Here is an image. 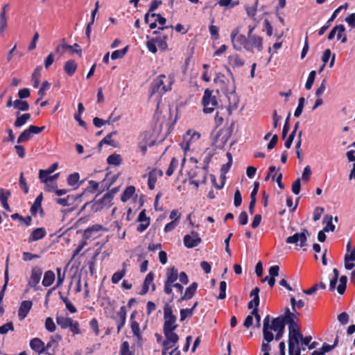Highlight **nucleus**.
I'll return each instance as SVG.
<instances>
[{"instance_id": "obj_44", "label": "nucleus", "mask_w": 355, "mask_h": 355, "mask_svg": "<svg viewBox=\"0 0 355 355\" xmlns=\"http://www.w3.org/2000/svg\"><path fill=\"white\" fill-rule=\"evenodd\" d=\"M340 284L337 287V291L340 295H343L346 291L347 277L345 275H343L340 277Z\"/></svg>"}, {"instance_id": "obj_49", "label": "nucleus", "mask_w": 355, "mask_h": 355, "mask_svg": "<svg viewBox=\"0 0 355 355\" xmlns=\"http://www.w3.org/2000/svg\"><path fill=\"white\" fill-rule=\"evenodd\" d=\"M80 179V175L77 172L70 174L67 178V184L69 186H75Z\"/></svg>"}, {"instance_id": "obj_41", "label": "nucleus", "mask_w": 355, "mask_h": 355, "mask_svg": "<svg viewBox=\"0 0 355 355\" xmlns=\"http://www.w3.org/2000/svg\"><path fill=\"white\" fill-rule=\"evenodd\" d=\"M29 104L26 101L17 99L15 101V109L21 112H25L29 110Z\"/></svg>"}, {"instance_id": "obj_24", "label": "nucleus", "mask_w": 355, "mask_h": 355, "mask_svg": "<svg viewBox=\"0 0 355 355\" xmlns=\"http://www.w3.org/2000/svg\"><path fill=\"white\" fill-rule=\"evenodd\" d=\"M155 275L153 272H150L146 277L141 290L139 292L141 295H146L149 291V286L153 284Z\"/></svg>"}, {"instance_id": "obj_9", "label": "nucleus", "mask_w": 355, "mask_h": 355, "mask_svg": "<svg viewBox=\"0 0 355 355\" xmlns=\"http://www.w3.org/2000/svg\"><path fill=\"white\" fill-rule=\"evenodd\" d=\"M248 38L241 34H239V30L237 28L233 30L231 33V40L234 49L236 50H241L244 48L245 44H247Z\"/></svg>"}, {"instance_id": "obj_46", "label": "nucleus", "mask_w": 355, "mask_h": 355, "mask_svg": "<svg viewBox=\"0 0 355 355\" xmlns=\"http://www.w3.org/2000/svg\"><path fill=\"white\" fill-rule=\"evenodd\" d=\"M118 176L114 175L112 177V179L108 181L107 178H105L102 182H101V187L102 189L99 191V193H102L104 190L108 189L116 180Z\"/></svg>"}, {"instance_id": "obj_45", "label": "nucleus", "mask_w": 355, "mask_h": 355, "mask_svg": "<svg viewBox=\"0 0 355 355\" xmlns=\"http://www.w3.org/2000/svg\"><path fill=\"white\" fill-rule=\"evenodd\" d=\"M281 317L284 320V326H286V324H288V325H289L288 329L297 327V324L295 322V320L297 319V317L295 315H290V316H281Z\"/></svg>"}, {"instance_id": "obj_47", "label": "nucleus", "mask_w": 355, "mask_h": 355, "mask_svg": "<svg viewBox=\"0 0 355 355\" xmlns=\"http://www.w3.org/2000/svg\"><path fill=\"white\" fill-rule=\"evenodd\" d=\"M178 160L175 157H173L171 160L170 164L166 171L167 176H171L174 173L175 170L178 166Z\"/></svg>"}, {"instance_id": "obj_4", "label": "nucleus", "mask_w": 355, "mask_h": 355, "mask_svg": "<svg viewBox=\"0 0 355 355\" xmlns=\"http://www.w3.org/2000/svg\"><path fill=\"white\" fill-rule=\"evenodd\" d=\"M202 104L203 105V111L206 114L212 113L218 106V101L216 96L212 94V91L206 89L202 99Z\"/></svg>"}, {"instance_id": "obj_39", "label": "nucleus", "mask_w": 355, "mask_h": 355, "mask_svg": "<svg viewBox=\"0 0 355 355\" xmlns=\"http://www.w3.org/2000/svg\"><path fill=\"white\" fill-rule=\"evenodd\" d=\"M12 220H19L21 223L26 225V226H29L32 222V218L30 216H27L26 217H23L18 213L13 214L10 216Z\"/></svg>"}, {"instance_id": "obj_36", "label": "nucleus", "mask_w": 355, "mask_h": 355, "mask_svg": "<svg viewBox=\"0 0 355 355\" xmlns=\"http://www.w3.org/2000/svg\"><path fill=\"white\" fill-rule=\"evenodd\" d=\"M135 192V187L134 186H129L123 191L121 196L122 202H126L130 199Z\"/></svg>"}, {"instance_id": "obj_3", "label": "nucleus", "mask_w": 355, "mask_h": 355, "mask_svg": "<svg viewBox=\"0 0 355 355\" xmlns=\"http://www.w3.org/2000/svg\"><path fill=\"white\" fill-rule=\"evenodd\" d=\"M209 164L204 163L202 168L196 166L189 171L188 178L191 184L198 188L200 184H206Z\"/></svg>"}, {"instance_id": "obj_21", "label": "nucleus", "mask_w": 355, "mask_h": 355, "mask_svg": "<svg viewBox=\"0 0 355 355\" xmlns=\"http://www.w3.org/2000/svg\"><path fill=\"white\" fill-rule=\"evenodd\" d=\"M46 234L44 227H37L31 232L28 237V242L31 243L43 239Z\"/></svg>"}, {"instance_id": "obj_57", "label": "nucleus", "mask_w": 355, "mask_h": 355, "mask_svg": "<svg viewBox=\"0 0 355 355\" xmlns=\"http://www.w3.org/2000/svg\"><path fill=\"white\" fill-rule=\"evenodd\" d=\"M45 328L49 332H53L55 331L56 326L51 317H48L46 318Z\"/></svg>"}, {"instance_id": "obj_25", "label": "nucleus", "mask_w": 355, "mask_h": 355, "mask_svg": "<svg viewBox=\"0 0 355 355\" xmlns=\"http://www.w3.org/2000/svg\"><path fill=\"white\" fill-rule=\"evenodd\" d=\"M198 283L193 282L188 288H186L184 294L180 297V300H189L191 299L197 290Z\"/></svg>"}, {"instance_id": "obj_62", "label": "nucleus", "mask_w": 355, "mask_h": 355, "mask_svg": "<svg viewBox=\"0 0 355 355\" xmlns=\"http://www.w3.org/2000/svg\"><path fill=\"white\" fill-rule=\"evenodd\" d=\"M157 178L153 173H148V187L149 189L153 190L155 187V183L157 182Z\"/></svg>"}, {"instance_id": "obj_43", "label": "nucleus", "mask_w": 355, "mask_h": 355, "mask_svg": "<svg viewBox=\"0 0 355 355\" xmlns=\"http://www.w3.org/2000/svg\"><path fill=\"white\" fill-rule=\"evenodd\" d=\"M259 3V0H255L254 3L252 6H245V10L247 12V15L250 18H254L257 14V6Z\"/></svg>"}, {"instance_id": "obj_6", "label": "nucleus", "mask_w": 355, "mask_h": 355, "mask_svg": "<svg viewBox=\"0 0 355 355\" xmlns=\"http://www.w3.org/2000/svg\"><path fill=\"white\" fill-rule=\"evenodd\" d=\"M164 325L163 329H176V316L173 313V308L168 304L166 303L164 306Z\"/></svg>"}, {"instance_id": "obj_18", "label": "nucleus", "mask_w": 355, "mask_h": 355, "mask_svg": "<svg viewBox=\"0 0 355 355\" xmlns=\"http://www.w3.org/2000/svg\"><path fill=\"white\" fill-rule=\"evenodd\" d=\"M103 226L99 224L94 225L87 228L83 233V238L84 240L94 239L96 237V234L103 230Z\"/></svg>"}, {"instance_id": "obj_50", "label": "nucleus", "mask_w": 355, "mask_h": 355, "mask_svg": "<svg viewBox=\"0 0 355 355\" xmlns=\"http://www.w3.org/2000/svg\"><path fill=\"white\" fill-rule=\"evenodd\" d=\"M120 355H134L130 350V345L128 341H123L120 347Z\"/></svg>"}, {"instance_id": "obj_51", "label": "nucleus", "mask_w": 355, "mask_h": 355, "mask_svg": "<svg viewBox=\"0 0 355 355\" xmlns=\"http://www.w3.org/2000/svg\"><path fill=\"white\" fill-rule=\"evenodd\" d=\"M315 76H316V72L314 70L311 71L309 73L307 80L305 84V88L306 89L309 90L311 89V87L313 85V83L315 81Z\"/></svg>"}, {"instance_id": "obj_20", "label": "nucleus", "mask_w": 355, "mask_h": 355, "mask_svg": "<svg viewBox=\"0 0 355 355\" xmlns=\"http://www.w3.org/2000/svg\"><path fill=\"white\" fill-rule=\"evenodd\" d=\"M259 291H260V289L257 286L254 288L251 291V292L250 293V296L253 297V299L251 301H250L248 304V308L249 309H251L253 307H254L253 309H258V306L259 305V302H260L259 295Z\"/></svg>"}, {"instance_id": "obj_31", "label": "nucleus", "mask_w": 355, "mask_h": 355, "mask_svg": "<svg viewBox=\"0 0 355 355\" xmlns=\"http://www.w3.org/2000/svg\"><path fill=\"white\" fill-rule=\"evenodd\" d=\"M99 184H100L98 182L94 180H89L88 182V187L84 190V191L81 194L76 195V199L80 198L86 193H94L98 189Z\"/></svg>"}, {"instance_id": "obj_28", "label": "nucleus", "mask_w": 355, "mask_h": 355, "mask_svg": "<svg viewBox=\"0 0 355 355\" xmlns=\"http://www.w3.org/2000/svg\"><path fill=\"white\" fill-rule=\"evenodd\" d=\"M78 64L73 60H67L64 64V71L69 76H72L77 70Z\"/></svg>"}, {"instance_id": "obj_38", "label": "nucleus", "mask_w": 355, "mask_h": 355, "mask_svg": "<svg viewBox=\"0 0 355 355\" xmlns=\"http://www.w3.org/2000/svg\"><path fill=\"white\" fill-rule=\"evenodd\" d=\"M122 157L119 154H112L107 158V162L110 165L119 166L122 163Z\"/></svg>"}, {"instance_id": "obj_1", "label": "nucleus", "mask_w": 355, "mask_h": 355, "mask_svg": "<svg viewBox=\"0 0 355 355\" xmlns=\"http://www.w3.org/2000/svg\"><path fill=\"white\" fill-rule=\"evenodd\" d=\"M174 83V76L172 74L166 76L160 74L155 78L150 86V94L153 96L156 93L163 94L166 92L171 91L172 85Z\"/></svg>"}, {"instance_id": "obj_42", "label": "nucleus", "mask_w": 355, "mask_h": 355, "mask_svg": "<svg viewBox=\"0 0 355 355\" xmlns=\"http://www.w3.org/2000/svg\"><path fill=\"white\" fill-rule=\"evenodd\" d=\"M130 328L133 336L136 337L138 340H141L142 336L140 331L139 324L137 321L130 322Z\"/></svg>"}, {"instance_id": "obj_32", "label": "nucleus", "mask_w": 355, "mask_h": 355, "mask_svg": "<svg viewBox=\"0 0 355 355\" xmlns=\"http://www.w3.org/2000/svg\"><path fill=\"white\" fill-rule=\"evenodd\" d=\"M175 329H163L166 340L170 341L173 345H176L179 340L178 335L174 332Z\"/></svg>"}, {"instance_id": "obj_7", "label": "nucleus", "mask_w": 355, "mask_h": 355, "mask_svg": "<svg viewBox=\"0 0 355 355\" xmlns=\"http://www.w3.org/2000/svg\"><path fill=\"white\" fill-rule=\"evenodd\" d=\"M309 236V232L307 229H303L300 233H295L292 236L286 238V243L288 244H296L300 248H304L307 246V238Z\"/></svg>"}, {"instance_id": "obj_13", "label": "nucleus", "mask_w": 355, "mask_h": 355, "mask_svg": "<svg viewBox=\"0 0 355 355\" xmlns=\"http://www.w3.org/2000/svg\"><path fill=\"white\" fill-rule=\"evenodd\" d=\"M112 200L111 196L107 193L99 200H96L92 208L95 211H101L104 208H109L112 205Z\"/></svg>"}, {"instance_id": "obj_55", "label": "nucleus", "mask_w": 355, "mask_h": 355, "mask_svg": "<svg viewBox=\"0 0 355 355\" xmlns=\"http://www.w3.org/2000/svg\"><path fill=\"white\" fill-rule=\"evenodd\" d=\"M40 67H37L32 74V80L33 81V87H37L40 81Z\"/></svg>"}, {"instance_id": "obj_33", "label": "nucleus", "mask_w": 355, "mask_h": 355, "mask_svg": "<svg viewBox=\"0 0 355 355\" xmlns=\"http://www.w3.org/2000/svg\"><path fill=\"white\" fill-rule=\"evenodd\" d=\"M114 135H116V131H113L110 134L107 135L99 143L98 145V148L99 150H101V147L103 144H107L113 147L116 146L115 142L112 139V137Z\"/></svg>"}, {"instance_id": "obj_12", "label": "nucleus", "mask_w": 355, "mask_h": 355, "mask_svg": "<svg viewBox=\"0 0 355 355\" xmlns=\"http://www.w3.org/2000/svg\"><path fill=\"white\" fill-rule=\"evenodd\" d=\"M183 242L187 248H193L198 246L202 242V239L197 232L192 231L190 234L184 236Z\"/></svg>"}, {"instance_id": "obj_40", "label": "nucleus", "mask_w": 355, "mask_h": 355, "mask_svg": "<svg viewBox=\"0 0 355 355\" xmlns=\"http://www.w3.org/2000/svg\"><path fill=\"white\" fill-rule=\"evenodd\" d=\"M33 134L29 128L24 130L18 137L17 143H24L29 141L32 138Z\"/></svg>"}, {"instance_id": "obj_17", "label": "nucleus", "mask_w": 355, "mask_h": 355, "mask_svg": "<svg viewBox=\"0 0 355 355\" xmlns=\"http://www.w3.org/2000/svg\"><path fill=\"white\" fill-rule=\"evenodd\" d=\"M33 306L31 300L23 301L18 310V318L20 321L23 320L28 314Z\"/></svg>"}, {"instance_id": "obj_14", "label": "nucleus", "mask_w": 355, "mask_h": 355, "mask_svg": "<svg viewBox=\"0 0 355 355\" xmlns=\"http://www.w3.org/2000/svg\"><path fill=\"white\" fill-rule=\"evenodd\" d=\"M126 308L122 306L116 313L117 318L112 316V318L116 320L117 324V334H119L124 327L126 321Z\"/></svg>"}, {"instance_id": "obj_64", "label": "nucleus", "mask_w": 355, "mask_h": 355, "mask_svg": "<svg viewBox=\"0 0 355 355\" xmlns=\"http://www.w3.org/2000/svg\"><path fill=\"white\" fill-rule=\"evenodd\" d=\"M226 288H227V283L225 281H221L220 282V293L218 296V299L219 300H223L226 297Z\"/></svg>"}, {"instance_id": "obj_16", "label": "nucleus", "mask_w": 355, "mask_h": 355, "mask_svg": "<svg viewBox=\"0 0 355 355\" xmlns=\"http://www.w3.org/2000/svg\"><path fill=\"white\" fill-rule=\"evenodd\" d=\"M42 274V270L40 267L35 266L33 268L28 285L31 288L35 287L40 281Z\"/></svg>"}, {"instance_id": "obj_34", "label": "nucleus", "mask_w": 355, "mask_h": 355, "mask_svg": "<svg viewBox=\"0 0 355 355\" xmlns=\"http://www.w3.org/2000/svg\"><path fill=\"white\" fill-rule=\"evenodd\" d=\"M55 280V274L52 270H47L45 272L43 279H42V285L44 287H49L54 282Z\"/></svg>"}, {"instance_id": "obj_63", "label": "nucleus", "mask_w": 355, "mask_h": 355, "mask_svg": "<svg viewBox=\"0 0 355 355\" xmlns=\"http://www.w3.org/2000/svg\"><path fill=\"white\" fill-rule=\"evenodd\" d=\"M288 355H301V348L290 343L288 346Z\"/></svg>"}, {"instance_id": "obj_56", "label": "nucleus", "mask_w": 355, "mask_h": 355, "mask_svg": "<svg viewBox=\"0 0 355 355\" xmlns=\"http://www.w3.org/2000/svg\"><path fill=\"white\" fill-rule=\"evenodd\" d=\"M347 8H348V3H345L343 5L340 6L338 8H336L334 11V12L331 15V17L328 19L327 24H331V22H332L336 19L337 15H338V12H340L342 9H347Z\"/></svg>"}, {"instance_id": "obj_27", "label": "nucleus", "mask_w": 355, "mask_h": 355, "mask_svg": "<svg viewBox=\"0 0 355 355\" xmlns=\"http://www.w3.org/2000/svg\"><path fill=\"white\" fill-rule=\"evenodd\" d=\"M345 32V27L343 24L335 26L327 35V39L331 40L334 38L336 33H337V40H340L341 34Z\"/></svg>"}, {"instance_id": "obj_52", "label": "nucleus", "mask_w": 355, "mask_h": 355, "mask_svg": "<svg viewBox=\"0 0 355 355\" xmlns=\"http://www.w3.org/2000/svg\"><path fill=\"white\" fill-rule=\"evenodd\" d=\"M327 220V225L324 227V231L328 232L329 231L334 232L335 230V225L332 223V216L327 215L324 218V222Z\"/></svg>"}, {"instance_id": "obj_29", "label": "nucleus", "mask_w": 355, "mask_h": 355, "mask_svg": "<svg viewBox=\"0 0 355 355\" xmlns=\"http://www.w3.org/2000/svg\"><path fill=\"white\" fill-rule=\"evenodd\" d=\"M228 64L233 68L241 67L244 64V60L238 55H231L227 58Z\"/></svg>"}, {"instance_id": "obj_59", "label": "nucleus", "mask_w": 355, "mask_h": 355, "mask_svg": "<svg viewBox=\"0 0 355 355\" xmlns=\"http://www.w3.org/2000/svg\"><path fill=\"white\" fill-rule=\"evenodd\" d=\"M8 331H14V325L12 322H6L0 326V334H6Z\"/></svg>"}, {"instance_id": "obj_11", "label": "nucleus", "mask_w": 355, "mask_h": 355, "mask_svg": "<svg viewBox=\"0 0 355 355\" xmlns=\"http://www.w3.org/2000/svg\"><path fill=\"white\" fill-rule=\"evenodd\" d=\"M200 135L197 132L189 130L183 136L182 141L180 143L181 148L184 151L189 149L190 145L193 141H197L200 139Z\"/></svg>"}, {"instance_id": "obj_54", "label": "nucleus", "mask_w": 355, "mask_h": 355, "mask_svg": "<svg viewBox=\"0 0 355 355\" xmlns=\"http://www.w3.org/2000/svg\"><path fill=\"white\" fill-rule=\"evenodd\" d=\"M290 301L294 311H295L297 309H300L304 306V302L302 300L297 301L294 297H291Z\"/></svg>"}, {"instance_id": "obj_53", "label": "nucleus", "mask_w": 355, "mask_h": 355, "mask_svg": "<svg viewBox=\"0 0 355 355\" xmlns=\"http://www.w3.org/2000/svg\"><path fill=\"white\" fill-rule=\"evenodd\" d=\"M304 101L305 99L304 97H300L299 98L297 107L294 112V116L295 117H299L302 114L304 108Z\"/></svg>"}, {"instance_id": "obj_10", "label": "nucleus", "mask_w": 355, "mask_h": 355, "mask_svg": "<svg viewBox=\"0 0 355 355\" xmlns=\"http://www.w3.org/2000/svg\"><path fill=\"white\" fill-rule=\"evenodd\" d=\"M244 49L249 52H253L254 49L258 51H261L263 49V38L259 35H254L252 37L248 38Z\"/></svg>"}, {"instance_id": "obj_15", "label": "nucleus", "mask_w": 355, "mask_h": 355, "mask_svg": "<svg viewBox=\"0 0 355 355\" xmlns=\"http://www.w3.org/2000/svg\"><path fill=\"white\" fill-rule=\"evenodd\" d=\"M270 316L267 315L263 322V340L267 342H271L274 339V335L272 331H270Z\"/></svg>"}, {"instance_id": "obj_61", "label": "nucleus", "mask_w": 355, "mask_h": 355, "mask_svg": "<svg viewBox=\"0 0 355 355\" xmlns=\"http://www.w3.org/2000/svg\"><path fill=\"white\" fill-rule=\"evenodd\" d=\"M11 195V192L10 190L4 189L3 188L0 189V201L1 202H8L9 197Z\"/></svg>"}, {"instance_id": "obj_2", "label": "nucleus", "mask_w": 355, "mask_h": 355, "mask_svg": "<svg viewBox=\"0 0 355 355\" xmlns=\"http://www.w3.org/2000/svg\"><path fill=\"white\" fill-rule=\"evenodd\" d=\"M226 69L231 77L232 81H230L224 74L218 73H216V77L214 79V82L220 87L222 92L228 98H230V95L234 96L235 94L236 85L232 71L228 67H226Z\"/></svg>"}, {"instance_id": "obj_19", "label": "nucleus", "mask_w": 355, "mask_h": 355, "mask_svg": "<svg viewBox=\"0 0 355 355\" xmlns=\"http://www.w3.org/2000/svg\"><path fill=\"white\" fill-rule=\"evenodd\" d=\"M300 338H302V334L300 331L297 326V327L289 329L288 345L290 343L293 344V345H297Z\"/></svg>"}, {"instance_id": "obj_35", "label": "nucleus", "mask_w": 355, "mask_h": 355, "mask_svg": "<svg viewBox=\"0 0 355 355\" xmlns=\"http://www.w3.org/2000/svg\"><path fill=\"white\" fill-rule=\"evenodd\" d=\"M126 273V268L125 264H123V269L121 270H119L117 272H115L111 279L112 283L114 284H118L123 277L125 275Z\"/></svg>"}, {"instance_id": "obj_60", "label": "nucleus", "mask_w": 355, "mask_h": 355, "mask_svg": "<svg viewBox=\"0 0 355 355\" xmlns=\"http://www.w3.org/2000/svg\"><path fill=\"white\" fill-rule=\"evenodd\" d=\"M180 320L183 322L187 318H191L193 315L192 309H182L180 311Z\"/></svg>"}, {"instance_id": "obj_58", "label": "nucleus", "mask_w": 355, "mask_h": 355, "mask_svg": "<svg viewBox=\"0 0 355 355\" xmlns=\"http://www.w3.org/2000/svg\"><path fill=\"white\" fill-rule=\"evenodd\" d=\"M76 196H68L67 198H57L55 200V202L62 205V206H68L69 205V200L70 199H72L73 200H77L78 199H76Z\"/></svg>"}, {"instance_id": "obj_22", "label": "nucleus", "mask_w": 355, "mask_h": 355, "mask_svg": "<svg viewBox=\"0 0 355 355\" xmlns=\"http://www.w3.org/2000/svg\"><path fill=\"white\" fill-rule=\"evenodd\" d=\"M15 116L16 120L14 123V126L15 128H21V126L24 125L31 116L30 113H24L23 114H20L19 112H17Z\"/></svg>"}, {"instance_id": "obj_26", "label": "nucleus", "mask_w": 355, "mask_h": 355, "mask_svg": "<svg viewBox=\"0 0 355 355\" xmlns=\"http://www.w3.org/2000/svg\"><path fill=\"white\" fill-rule=\"evenodd\" d=\"M43 200V196L41 193L35 200L33 205L31 207L30 211L31 214L35 216L37 214L38 210L40 211V213H43V209L42 208V202Z\"/></svg>"}, {"instance_id": "obj_5", "label": "nucleus", "mask_w": 355, "mask_h": 355, "mask_svg": "<svg viewBox=\"0 0 355 355\" xmlns=\"http://www.w3.org/2000/svg\"><path fill=\"white\" fill-rule=\"evenodd\" d=\"M57 324L63 329H69L73 334H80L81 331L78 321L73 320L71 318L62 315L56 316Z\"/></svg>"}, {"instance_id": "obj_8", "label": "nucleus", "mask_w": 355, "mask_h": 355, "mask_svg": "<svg viewBox=\"0 0 355 355\" xmlns=\"http://www.w3.org/2000/svg\"><path fill=\"white\" fill-rule=\"evenodd\" d=\"M178 278V270L175 267L168 268L166 270V279L164 282V291L167 295H172V285Z\"/></svg>"}, {"instance_id": "obj_48", "label": "nucleus", "mask_w": 355, "mask_h": 355, "mask_svg": "<svg viewBox=\"0 0 355 355\" xmlns=\"http://www.w3.org/2000/svg\"><path fill=\"white\" fill-rule=\"evenodd\" d=\"M128 46H125L123 49L120 50H116L113 51L111 54L112 60H116L119 58H122L128 52Z\"/></svg>"}, {"instance_id": "obj_30", "label": "nucleus", "mask_w": 355, "mask_h": 355, "mask_svg": "<svg viewBox=\"0 0 355 355\" xmlns=\"http://www.w3.org/2000/svg\"><path fill=\"white\" fill-rule=\"evenodd\" d=\"M270 331L273 330L274 331H277L282 329H285L284 322L281 316H278L275 318L271 321V324L270 326Z\"/></svg>"}, {"instance_id": "obj_37", "label": "nucleus", "mask_w": 355, "mask_h": 355, "mask_svg": "<svg viewBox=\"0 0 355 355\" xmlns=\"http://www.w3.org/2000/svg\"><path fill=\"white\" fill-rule=\"evenodd\" d=\"M156 45L159 47L161 51H166L168 49V44L166 42L167 36L162 35L154 38Z\"/></svg>"}, {"instance_id": "obj_23", "label": "nucleus", "mask_w": 355, "mask_h": 355, "mask_svg": "<svg viewBox=\"0 0 355 355\" xmlns=\"http://www.w3.org/2000/svg\"><path fill=\"white\" fill-rule=\"evenodd\" d=\"M30 347L33 350L39 354L45 352L44 343L38 338H35L31 340Z\"/></svg>"}]
</instances>
